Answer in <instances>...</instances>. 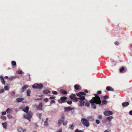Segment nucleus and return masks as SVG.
Returning <instances> with one entry per match:
<instances>
[{
	"label": "nucleus",
	"instance_id": "nucleus-1",
	"mask_svg": "<svg viewBox=\"0 0 132 132\" xmlns=\"http://www.w3.org/2000/svg\"><path fill=\"white\" fill-rule=\"evenodd\" d=\"M29 109V107L27 106L26 107L23 109L22 110L26 113V114L24 115V117L30 121V119L32 116L33 113L31 112H28Z\"/></svg>",
	"mask_w": 132,
	"mask_h": 132
},
{
	"label": "nucleus",
	"instance_id": "nucleus-2",
	"mask_svg": "<svg viewBox=\"0 0 132 132\" xmlns=\"http://www.w3.org/2000/svg\"><path fill=\"white\" fill-rule=\"evenodd\" d=\"M89 102L91 104V106L92 109H96V104H98V100L96 97H93L89 101Z\"/></svg>",
	"mask_w": 132,
	"mask_h": 132
},
{
	"label": "nucleus",
	"instance_id": "nucleus-3",
	"mask_svg": "<svg viewBox=\"0 0 132 132\" xmlns=\"http://www.w3.org/2000/svg\"><path fill=\"white\" fill-rule=\"evenodd\" d=\"M95 96L96 97L97 100H98V105L100 106H102L103 105H106L107 104V101L105 100H103L102 101L101 100L100 97L98 96V95L97 94H95Z\"/></svg>",
	"mask_w": 132,
	"mask_h": 132
},
{
	"label": "nucleus",
	"instance_id": "nucleus-4",
	"mask_svg": "<svg viewBox=\"0 0 132 132\" xmlns=\"http://www.w3.org/2000/svg\"><path fill=\"white\" fill-rule=\"evenodd\" d=\"M43 87V85L42 84H38L36 83L32 86V87L34 89H41Z\"/></svg>",
	"mask_w": 132,
	"mask_h": 132
},
{
	"label": "nucleus",
	"instance_id": "nucleus-5",
	"mask_svg": "<svg viewBox=\"0 0 132 132\" xmlns=\"http://www.w3.org/2000/svg\"><path fill=\"white\" fill-rule=\"evenodd\" d=\"M81 122L82 124L84 126L88 127L89 126V124L88 121L86 119L84 118H82L81 120Z\"/></svg>",
	"mask_w": 132,
	"mask_h": 132
},
{
	"label": "nucleus",
	"instance_id": "nucleus-6",
	"mask_svg": "<svg viewBox=\"0 0 132 132\" xmlns=\"http://www.w3.org/2000/svg\"><path fill=\"white\" fill-rule=\"evenodd\" d=\"M71 100L73 101L77 102L78 101V98L76 97V95L74 94H72L70 96Z\"/></svg>",
	"mask_w": 132,
	"mask_h": 132
},
{
	"label": "nucleus",
	"instance_id": "nucleus-7",
	"mask_svg": "<svg viewBox=\"0 0 132 132\" xmlns=\"http://www.w3.org/2000/svg\"><path fill=\"white\" fill-rule=\"evenodd\" d=\"M29 86L27 85H25L23 86L22 88L20 89V92L22 93L25 91L26 89L28 88Z\"/></svg>",
	"mask_w": 132,
	"mask_h": 132
},
{
	"label": "nucleus",
	"instance_id": "nucleus-8",
	"mask_svg": "<svg viewBox=\"0 0 132 132\" xmlns=\"http://www.w3.org/2000/svg\"><path fill=\"white\" fill-rule=\"evenodd\" d=\"M67 98V97L65 96H63L61 97L60 99L58 101L59 103H63L65 102V101Z\"/></svg>",
	"mask_w": 132,
	"mask_h": 132
},
{
	"label": "nucleus",
	"instance_id": "nucleus-9",
	"mask_svg": "<svg viewBox=\"0 0 132 132\" xmlns=\"http://www.w3.org/2000/svg\"><path fill=\"white\" fill-rule=\"evenodd\" d=\"M104 113L105 116H108L112 115L113 114V113L111 111H106L104 112Z\"/></svg>",
	"mask_w": 132,
	"mask_h": 132
},
{
	"label": "nucleus",
	"instance_id": "nucleus-10",
	"mask_svg": "<svg viewBox=\"0 0 132 132\" xmlns=\"http://www.w3.org/2000/svg\"><path fill=\"white\" fill-rule=\"evenodd\" d=\"M84 101L80 100L79 103H78V105L79 107H82L84 105Z\"/></svg>",
	"mask_w": 132,
	"mask_h": 132
},
{
	"label": "nucleus",
	"instance_id": "nucleus-11",
	"mask_svg": "<svg viewBox=\"0 0 132 132\" xmlns=\"http://www.w3.org/2000/svg\"><path fill=\"white\" fill-rule=\"evenodd\" d=\"M64 111L68 112L69 111L72 110L74 109L75 108H72L69 106L65 107L64 108Z\"/></svg>",
	"mask_w": 132,
	"mask_h": 132
},
{
	"label": "nucleus",
	"instance_id": "nucleus-12",
	"mask_svg": "<svg viewBox=\"0 0 132 132\" xmlns=\"http://www.w3.org/2000/svg\"><path fill=\"white\" fill-rule=\"evenodd\" d=\"M129 104V103L127 102L122 103V105L123 107H127Z\"/></svg>",
	"mask_w": 132,
	"mask_h": 132
},
{
	"label": "nucleus",
	"instance_id": "nucleus-13",
	"mask_svg": "<svg viewBox=\"0 0 132 132\" xmlns=\"http://www.w3.org/2000/svg\"><path fill=\"white\" fill-rule=\"evenodd\" d=\"M87 119L88 121H94V118L93 117L90 116L87 118Z\"/></svg>",
	"mask_w": 132,
	"mask_h": 132
},
{
	"label": "nucleus",
	"instance_id": "nucleus-14",
	"mask_svg": "<svg viewBox=\"0 0 132 132\" xmlns=\"http://www.w3.org/2000/svg\"><path fill=\"white\" fill-rule=\"evenodd\" d=\"M42 103H41L39 104L38 105L37 107V108L38 110H43V109H42Z\"/></svg>",
	"mask_w": 132,
	"mask_h": 132
},
{
	"label": "nucleus",
	"instance_id": "nucleus-15",
	"mask_svg": "<svg viewBox=\"0 0 132 132\" xmlns=\"http://www.w3.org/2000/svg\"><path fill=\"white\" fill-rule=\"evenodd\" d=\"M17 130L18 132H24L26 131L25 129H24L20 127H19L17 128Z\"/></svg>",
	"mask_w": 132,
	"mask_h": 132
},
{
	"label": "nucleus",
	"instance_id": "nucleus-16",
	"mask_svg": "<svg viewBox=\"0 0 132 132\" xmlns=\"http://www.w3.org/2000/svg\"><path fill=\"white\" fill-rule=\"evenodd\" d=\"M64 120L63 119H59L58 122L59 126H60L61 125V124L64 122Z\"/></svg>",
	"mask_w": 132,
	"mask_h": 132
},
{
	"label": "nucleus",
	"instance_id": "nucleus-17",
	"mask_svg": "<svg viewBox=\"0 0 132 132\" xmlns=\"http://www.w3.org/2000/svg\"><path fill=\"white\" fill-rule=\"evenodd\" d=\"M0 79L1 82L4 85L5 84V81H4L3 77L2 76H0Z\"/></svg>",
	"mask_w": 132,
	"mask_h": 132
},
{
	"label": "nucleus",
	"instance_id": "nucleus-18",
	"mask_svg": "<svg viewBox=\"0 0 132 132\" xmlns=\"http://www.w3.org/2000/svg\"><path fill=\"white\" fill-rule=\"evenodd\" d=\"M85 93L84 92H81L79 93H77L76 95L77 96L80 97L81 95H85Z\"/></svg>",
	"mask_w": 132,
	"mask_h": 132
},
{
	"label": "nucleus",
	"instance_id": "nucleus-19",
	"mask_svg": "<svg viewBox=\"0 0 132 132\" xmlns=\"http://www.w3.org/2000/svg\"><path fill=\"white\" fill-rule=\"evenodd\" d=\"M113 118V117L112 116L108 117L106 119L109 122H110L112 119Z\"/></svg>",
	"mask_w": 132,
	"mask_h": 132
},
{
	"label": "nucleus",
	"instance_id": "nucleus-20",
	"mask_svg": "<svg viewBox=\"0 0 132 132\" xmlns=\"http://www.w3.org/2000/svg\"><path fill=\"white\" fill-rule=\"evenodd\" d=\"M2 125L4 128L5 129H6L7 127V123L6 122H5L4 123H2Z\"/></svg>",
	"mask_w": 132,
	"mask_h": 132
},
{
	"label": "nucleus",
	"instance_id": "nucleus-21",
	"mask_svg": "<svg viewBox=\"0 0 132 132\" xmlns=\"http://www.w3.org/2000/svg\"><path fill=\"white\" fill-rule=\"evenodd\" d=\"M24 100V98H17L16 101L17 102H20Z\"/></svg>",
	"mask_w": 132,
	"mask_h": 132
},
{
	"label": "nucleus",
	"instance_id": "nucleus-22",
	"mask_svg": "<svg viewBox=\"0 0 132 132\" xmlns=\"http://www.w3.org/2000/svg\"><path fill=\"white\" fill-rule=\"evenodd\" d=\"M42 113H36V115L40 119H41V116L42 115Z\"/></svg>",
	"mask_w": 132,
	"mask_h": 132
},
{
	"label": "nucleus",
	"instance_id": "nucleus-23",
	"mask_svg": "<svg viewBox=\"0 0 132 132\" xmlns=\"http://www.w3.org/2000/svg\"><path fill=\"white\" fill-rule=\"evenodd\" d=\"M106 90L108 91H112L114 90L110 86H108L106 87Z\"/></svg>",
	"mask_w": 132,
	"mask_h": 132
},
{
	"label": "nucleus",
	"instance_id": "nucleus-24",
	"mask_svg": "<svg viewBox=\"0 0 132 132\" xmlns=\"http://www.w3.org/2000/svg\"><path fill=\"white\" fill-rule=\"evenodd\" d=\"M78 98V101H79V100H80L84 101V100L85 99V97L84 96H80Z\"/></svg>",
	"mask_w": 132,
	"mask_h": 132
},
{
	"label": "nucleus",
	"instance_id": "nucleus-25",
	"mask_svg": "<svg viewBox=\"0 0 132 132\" xmlns=\"http://www.w3.org/2000/svg\"><path fill=\"white\" fill-rule=\"evenodd\" d=\"M7 113H10L12 112V109L8 108L6 110Z\"/></svg>",
	"mask_w": 132,
	"mask_h": 132
},
{
	"label": "nucleus",
	"instance_id": "nucleus-26",
	"mask_svg": "<svg viewBox=\"0 0 132 132\" xmlns=\"http://www.w3.org/2000/svg\"><path fill=\"white\" fill-rule=\"evenodd\" d=\"M60 92L61 94H66L67 93L66 91L62 89L60 90Z\"/></svg>",
	"mask_w": 132,
	"mask_h": 132
},
{
	"label": "nucleus",
	"instance_id": "nucleus-27",
	"mask_svg": "<svg viewBox=\"0 0 132 132\" xmlns=\"http://www.w3.org/2000/svg\"><path fill=\"white\" fill-rule=\"evenodd\" d=\"M50 92L47 89H46L43 91V93L44 94H47Z\"/></svg>",
	"mask_w": 132,
	"mask_h": 132
},
{
	"label": "nucleus",
	"instance_id": "nucleus-28",
	"mask_svg": "<svg viewBox=\"0 0 132 132\" xmlns=\"http://www.w3.org/2000/svg\"><path fill=\"white\" fill-rule=\"evenodd\" d=\"M19 77L18 76H13L10 78H9V80H11L13 79H16V78H18Z\"/></svg>",
	"mask_w": 132,
	"mask_h": 132
},
{
	"label": "nucleus",
	"instance_id": "nucleus-29",
	"mask_svg": "<svg viewBox=\"0 0 132 132\" xmlns=\"http://www.w3.org/2000/svg\"><path fill=\"white\" fill-rule=\"evenodd\" d=\"M48 118L46 119L45 121L44 122V125L45 126H47L48 125Z\"/></svg>",
	"mask_w": 132,
	"mask_h": 132
},
{
	"label": "nucleus",
	"instance_id": "nucleus-30",
	"mask_svg": "<svg viewBox=\"0 0 132 132\" xmlns=\"http://www.w3.org/2000/svg\"><path fill=\"white\" fill-rule=\"evenodd\" d=\"M85 106L87 107H89L90 106V103L89 102H86L84 104Z\"/></svg>",
	"mask_w": 132,
	"mask_h": 132
},
{
	"label": "nucleus",
	"instance_id": "nucleus-31",
	"mask_svg": "<svg viewBox=\"0 0 132 132\" xmlns=\"http://www.w3.org/2000/svg\"><path fill=\"white\" fill-rule=\"evenodd\" d=\"M31 91L30 90H28L27 91V96H30Z\"/></svg>",
	"mask_w": 132,
	"mask_h": 132
},
{
	"label": "nucleus",
	"instance_id": "nucleus-32",
	"mask_svg": "<svg viewBox=\"0 0 132 132\" xmlns=\"http://www.w3.org/2000/svg\"><path fill=\"white\" fill-rule=\"evenodd\" d=\"M112 124L111 122H110L107 124V126L108 128H110L112 126Z\"/></svg>",
	"mask_w": 132,
	"mask_h": 132
},
{
	"label": "nucleus",
	"instance_id": "nucleus-33",
	"mask_svg": "<svg viewBox=\"0 0 132 132\" xmlns=\"http://www.w3.org/2000/svg\"><path fill=\"white\" fill-rule=\"evenodd\" d=\"M65 118V116L64 113H62L61 115V118L60 119L64 120Z\"/></svg>",
	"mask_w": 132,
	"mask_h": 132
},
{
	"label": "nucleus",
	"instance_id": "nucleus-34",
	"mask_svg": "<svg viewBox=\"0 0 132 132\" xmlns=\"http://www.w3.org/2000/svg\"><path fill=\"white\" fill-rule=\"evenodd\" d=\"M74 87L76 90H78L79 88V86L77 85H75L74 86Z\"/></svg>",
	"mask_w": 132,
	"mask_h": 132
},
{
	"label": "nucleus",
	"instance_id": "nucleus-35",
	"mask_svg": "<svg viewBox=\"0 0 132 132\" xmlns=\"http://www.w3.org/2000/svg\"><path fill=\"white\" fill-rule=\"evenodd\" d=\"M11 64L13 66H15L16 65V62L14 61H12L11 62Z\"/></svg>",
	"mask_w": 132,
	"mask_h": 132
},
{
	"label": "nucleus",
	"instance_id": "nucleus-36",
	"mask_svg": "<svg viewBox=\"0 0 132 132\" xmlns=\"http://www.w3.org/2000/svg\"><path fill=\"white\" fill-rule=\"evenodd\" d=\"M1 118L4 120H5L6 119V117L5 116L2 115L1 117Z\"/></svg>",
	"mask_w": 132,
	"mask_h": 132
},
{
	"label": "nucleus",
	"instance_id": "nucleus-37",
	"mask_svg": "<svg viewBox=\"0 0 132 132\" xmlns=\"http://www.w3.org/2000/svg\"><path fill=\"white\" fill-rule=\"evenodd\" d=\"M7 116L8 117V118L10 119H12L13 118L12 116L10 114H9L8 115H7Z\"/></svg>",
	"mask_w": 132,
	"mask_h": 132
},
{
	"label": "nucleus",
	"instance_id": "nucleus-38",
	"mask_svg": "<svg viewBox=\"0 0 132 132\" xmlns=\"http://www.w3.org/2000/svg\"><path fill=\"white\" fill-rule=\"evenodd\" d=\"M4 89L5 90H9V88L8 86H5L4 87Z\"/></svg>",
	"mask_w": 132,
	"mask_h": 132
},
{
	"label": "nucleus",
	"instance_id": "nucleus-39",
	"mask_svg": "<svg viewBox=\"0 0 132 132\" xmlns=\"http://www.w3.org/2000/svg\"><path fill=\"white\" fill-rule=\"evenodd\" d=\"M70 127H69V128L71 130H73L74 127L73 126V125H70Z\"/></svg>",
	"mask_w": 132,
	"mask_h": 132
},
{
	"label": "nucleus",
	"instance_id": "nucleus-40",
	"mask_svg": "<svg viewBox=\"0 0 132 132\" xmlns=\"http://www.w3.org/2000/svg\"><path fill=\"white\" fill-rule=\"evenodd\" d=\"M16 73L18 74H21L22 73V72L21 70H19Z\"/></svg>",
	"mask_w": 132,
	"mask_h": 132
},
{
	"label": "nucleus",
	"instance_id": "nucleus-41",
	"mask_svg": "<svg viewBox=\"0 0 132 132\" xmlns=\"http://www.w3.org/2000/svg\"><path fill=\"white\" fill-rule=\"evenodd\" d=\"M4 91V90L3 89H0V94L3 93Z\"/></svg>",
	"mask_w": 132,
	"mask_h": 132
},
{
	"label": "nucleus",
	"instance_id": "nucleus-42",
	"mask_svg": "<svg viewBox=\"0 0 132 132\" xmlns=\"http://www.w3.org/2000/svg\"><path fill=\"white\" fill-rule=\"evenodd\" d=\"M75 132H83V131L82 130L77 129L75 130Z\"/></svg>",
	"mask_w": 132,
	"mask_h": 132
},
{
	"label": "nucleus",
	"instance_id": "nucleus-43",
	"mask_svg": "<svg viewBox=\"0 0 132 132\" xmlns=\"http://www.w3.org/2000/svg\"><path fill=\"white\" fill-rule=\"evenodd\" d=\"M52 93L53 94L55 95H57V92L56 91H52Z\"/></svg>",
	"mask_w": 132,
	"mask_h": 132
},
{
	"label": "nucleus",
	"instance_id": "nucleus-44",
	"mask_svg": "<svg viewBox=\"0 0 132 132\" xmlns=\"http://www.w3.org/2000/svg\"><path fill=\"white\" fill-rule=\"evenodd\" d=\"M124 70V68H120V72H122V71Z\"/></svg>",
	"mask_w": 132,
	"mask_h": 132
},
{
	"label": "nucleus",
	"instance_id": "nucleus-45",
	"mask_svg": "<svg viewBox=\"0 0 132 132\" xmlns=\"http://www.w3.org/2000/svg\"><path fill=\"white\" fill-rule=\"evenodd\" d=\"M67 121H65L64 122V121L63 123V126H65L67 124Z\"/></svg>",
	"mask_w": 132,
	"mask_h": 132
},
{
	"label": "nucleus",
	"instance_id": "nucleus-46",
	"mask_svg": "<svg viewBox=\"0 0 132 132\" xmlns=\"http://www.w3.org/2000/svg\"><path fill=\"white\" fill-rule=\"evenodd\" d=\"M96 123L97 124H99V123H100V121L98 120H96Z\"/></svg>",
	"mask_w": 132,
	"mask_h": 132
},
{
	"label": "nucleus",
	"instance_id": "nucleus-47",
	"mask_svg": "<svg viewBox=\"0 0 132 132\" xmlns=\"http://www.w3.org/2000/svg\"><path fill=\"white\" fill-rule=\"evenodd\" d=\"M67 103L68 104L70 105L72 104V102L71 101H68L67 102Z\"/></svg>",
	"mask_w": 132,
	"mask_h": 132
},
{
	"label": "nucleus",
	"instance_id": "nucleus-48",
	"mask_svg": "<svg viewBox=\"0 0 132 132\" xmlns=\"http://www.w3.org/2000/svg\"><path fill=\"white\" fill-rule=\"evenodd\" d=\"M104 132H111V130L109 129H107L104 131Z\"/></svg>",
	"mask_w": 132,
	"mask_h": 132
},
{
	"label": "nucleus",
	"instance_id": "nucleus-49",
	"mask_svg": "<svg viewBox=\"0 0 132 132\" xmlns=\"http://www.w3.org/2000/svg\"><path fill=\"white\" fill-rule=\"evenodd\" d=\"M55 101L54 100H52L51 101V102L50 103L51 104L53 103H55Z\"/></svg>",
	"mask_w": 132,
	"mask_h": 132
},
{
	"label": "nucleus",
	"instance_id": "nucleus-50",
	"mask_svg": "<svg viewBox=\"0 0 132 132\" xmlns=\"http://www.w3.org/2000/svg\"><path fill=\"white\" fill-rule=\"evenodd\" d=\"M103 97L104 99H108L109 98V97L106 95H105Z\"/></svg>",
	"mask_w": 132,
	"mask_h": 132
},
{
	"label": "nucleus",
	"instance_id": "nucleus-51",
	"mask_svg": "<svg viewBox=\"0 0 132 132\" xmlns=\"http://www.w3.org/2000/svg\"><path fill=\"white\" fill-rule=\"evenodd\" d=\"M102 116L101 115H99L98 117V119H102Z\"/></svg>",
	"mask_w": 132,
	"mask_h": 132
},
{
	"label": "nucleus",
	"instance_id": "nucleus-52",
	"mask_svg": "<svg viewBox=\"0 0 132 132\" xmlns=\"http://www.w3.org/2000/svg\"><path fill=\"white\" fill-rule=\"evenodd\" d=\"M44 101L46 102H48V99L47 98H46L44 99Z\"/></svg>",
	"mask_w": 132,
	"mask_h": 132
},
{
	"label": "nucleus",
	"instance_id": "nucleus-53",
	"mask_svg": "<svg viewBox=\"0 0 132 132\" xmlns=\"http://www.w3.org/2000/svg\"><path fill=\"white\" fill-rule=\"evenodd\" d=\"M62 128H61L59 129V131H57L56 132H62Z\"/></svg>",
	"mask_w": 132,
	"mask_h": 132
},
{
	"label": "nucleus",
	"instance_id": "nucleus-54",
	"mask_svg": "<svg viewBox=\"0 0 132 132\" xmlns=\"http://www.w3.org/2000/svg\"><path fill=\"white\" fill-rule=\"evenodd\" d=\"M101 93V91L100 90L98 91L97 92V93L98 94H100Z\"/></svg>",
	"mask_w": 132,
	"mask_h": 132
},
{
	"label": "nucleus",
	"instance_id": "nucleus-55",
	"mask_svg": "<svg viewBox=\"0 0 132 132\" xmlns=\"http://www.w3.org/2000/svg\"><path fill=\"white\" fill-rule=\"evenodd\" d=\"M114 44L116 45H118L119 44V43L118 42H116Z\"/></svg>",
	"mask_w": 132,
	"mask_h": 132
},
{
	"label": "nucleus",
	"instance_id": "nucleus-56",
	"mask_svg": "<svg viewBox=\"0 0 132 132\" xmlns=\"http://www.w3.org/2000/svg\"><path fill=\"white\" fill-rule=\"evenodd\" d=\"M129 113L130 115L132 116V110L130 111L129 112Z\"/></svg>",
	"mask_w": 132,
	"mask_h": 132
},
{
	"label": "nucleus",
	"instance_id": "nucleus-57",
	"mask_svg": "<svg viewBox=\"0 0 132 132\" xmlns=\"http://www.w3.org/2000/svg\"><path fill=\"white\" fill-rule=\"evenodd\" d=\"M2 114L3 115H5L6 114V112L5 111H4L2 112Z\"/></svg>",
	"mask_w": 132,
	"mask_h": 132
},
{
	"label": "nucleus",
	"instance_id": "nucleus-58",
	"mask_svg": "<svg viewBox=\"0 0 132 132\" xmlns=\"http://www.w3.org/2000/svg\"><path fill=\"white\" fill-rule=\"evenodd\" d=\"M55 97H51L50 98V99H54Z\"/></svg>",
	"mask_w": 132,
	"mask_h": 132
},
{
	"label": "nucleus",
	"instance_id": "nucleus-59",
	"mask_svg": "<svg viewBox=\"0 0 132 132\" xmlns=\"http://www.w3.org/2000/svg\"><path fill=\"white\" fill-rule=\"evenodd\" d=\"M5 78L7 79H8V77L7 76H5L4 77Z\"/></svg>",
	"mask_w": 132,
	"mask_h": 132
},
{
	"label": "nucleus",
	"instance_id": "nucleus-60",
	"mask_svg": "<svg viewBox=\"0 0 132 132\" xmlns=\"http://www.w3.org/2000/svg\"><path fill=\"white\" fill-rule=\"evenodd\" d=\"M84 92L86 93H87L88 92V90H85Z\"/></svg>",
	"mask_w": 132,
	"mask_h": 132
},
{
	"label": "nucleus",
	"instance_id": "nucleus-61",
	"mask_svg": "<svg viewBox=\"0 0 132 132\" xmlns=\"http://www.w3.org/2000/svg\"><path fill=\"white\" fill-rule=\"evenodd\" d=\"M34 106H37V105H36V104H34V105H33Z\"/></svg>",
	"mask_w": 132,
	"mask_h": 132
},
{
	"label": "nucleus",
	"instance_id": "nucleus-62",
	"mask_svg": "<svg viewBox=\"0 0 132 132\" xmlns=\"http://www.w3.org/2000/svg\"><path fill=\"white\" fill-rule=\"evenodd\" d=\"M41 99L40 98H37L36 99V100H40Z\"/></svg>",
	"mask_w": 132,
	"mask_h": 132
},
{
	"label": "nucleus",
	"instance_id": "nucleus-63",
	"mask_svg": "<svg viewBox=\"0 0 132 132\" xmlns=\"http://www.w3.org/2000/svg\"><path fill=\"white\" fill-rule=\"evenodd\" d=\"M130 46L132 48V45L131 44L130 45Z\"/></svg>",
	"mask_w": 132,
	"mask_h": 132
},
{
	"label": "nucleus",
	"instance_id": "nucleus-64",
	"mask_svg": "<svg viewBox=\"0 0 132 132\" xmlns=\"http://www.w3.org/2000/svg\"><path fill=\"white\" fill-rule=\"evenodd\" d=\"M33 132H36V131H33Z\"/></svg>",
	"mask_w": 132,
	"mask_h": 132
}]
</instances>
